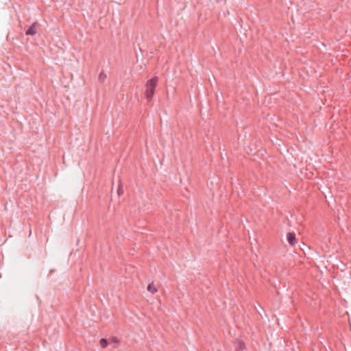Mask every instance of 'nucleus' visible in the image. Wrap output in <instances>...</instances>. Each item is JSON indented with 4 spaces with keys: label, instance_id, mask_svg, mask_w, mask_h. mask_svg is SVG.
<instances>
[{
    "label": "nucleus",
    "instance_id": "obj_1",
    "mask_svg": "<svg viewBox=\"0 0 351 351\" xmlns=\"http://www.w3.org/2000/svg\"><path fill=\"white\" fill-rule=\"evenodd\" d=\"M158 82V78L156 76L153 77L146 82L145 96L148 101L152 99Z\"/></svg>",
    "mask_w": 351,
    "mask_h": 351
},
{
    "label": "nucleus",
    "instance_id": "obj_2",
    "mask_svg": "<svg viewBox=\"0 0 351 351\" xmlns=\"http://www.w3.org/2000/svg\"><path fill=\"white\" fill-rule=\"evenodd\" d=\"M39 28V24L37 22L33 23L25 31L27 36H34L37 34Z\"/></svg>",
    "mask_w": 351,
    "mask_h": 351
},
{
    "label": "nucleus",
    "instance_id": "obj_3",
    "mask_svg": "<svg viewBox=\"0 0 351 351\" xmlns=\"http://www.w3.org/2000/svg\"><path fill=\"white\" fill-rule=\"evenodd\" d=\"M287 241L291 245H294L296 243V239L295 233L289 232L287 234Z\"/></svg>",
    "mask_w": 351,
    "mask_h": 351
},
{
    "label": "nucleus",
    "instance_id": "obj_4",
    "mask_svg": "<svg viewBox=\"0 0 351 351\" xmlns=\"http://www.w3.org/2000/svg\"><path fill=\"white\" fill-rule=\"evenodd\" d=\"M109 343H113L114 346V348H117L119 343H120V340L118 337H112L110 339H109Z\"/></svg>",
    "mask_w": 351,
    "mask_h": 351
},
{
    "label": "nucleus",
    "instance_id": "obj_5",
    "mask_svg": "<svg viewBox=\"0 0 351 351\" xmlns=\"http://www.w3.org/2000/svg\"><path fill=\"white\" fill-rule=\"evenodd\" d=\"M147 291L149 292H150L152 294H154L156 293L157 291H158V289L157 288L155 287V285H154V283H150L147 286Z\"/></svg>",
    "mask_w": 351,
    "mask_h": 351
},
{
    "label": "nucleus",
    "instance_id": "obj_6",
    "mask_svg": "<svg viewBox=\"0 0 351 351\" xmlns=\"http://www.w3.org/2000/svg\"><path fill=\"white\" fill-rule=\"evenodd\" d=\"M106 75L101 71L99 75L98 80L101 83H103L106 80Z\"/></svg>",
    "mask_w": 351,
    "mask_h": 351
},
{
    "label": "nucleus",
    "instance_id": "obj_7",
    "mask_svg": "<svg viewBox=\"0 0 351 351\" xmlns=\"http://www.w3.org/2000/svg\"><path fill=\"white\" fill-rule=\"evenodd\" d=\"M99 343H100V346L103 348H106L108 346V340L104 339V338L101 339L100 341H99Z\"/></svg>",
    "mask_w": 351,
    "mask_h": 351
},
{
    "label": "nucleus",
    "instance_id": "obj_8",
    "mask_svg": "<svg viewBox=\"0 0 351 351\" xmlns=\"http://www.w3.org/2000/svg\"><path fill=\"white\" fill-rule=\"evenodd\" d=\"M118 194L120 195L123 193V190L121 186H119L118 190H117Z\"/></svg>",
    "mask_w": 351,
    "mask_h": 351
}]
</instances>
